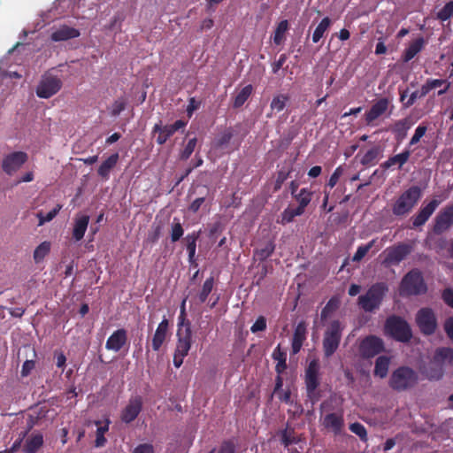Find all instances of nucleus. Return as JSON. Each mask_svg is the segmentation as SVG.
Listing matches in <instances>:
<instances>
[{
  "label": "nucleus",
  "instance_id": "f257e3e1",
  "mask_svg": "<svg viewBox=\"0 0 453 453\" xmlns=\"http://www.w3.org/2000/svg\"><path fill=\"white\" fill-rule=\"evenodd\" d=\"M344 329V325L339 319L331 320L323 335L322 347L326 358L332 357L338 349Z\"/></svg>",
  "mask_w": 453,
  "mask_h": 453
},
{
  "label": "nucleus",
  "instance_id": "f03ea898",
  "mask_svg": "<svg viewBox=\"0 0 453 453\" xmlns=\"http://www.w3.org/2000/svg\"><path fill=\"white\" fill-rule=\"evenodd\" d=\"M417 372L408 366H401L393 371L388 384L395 391H404L416 386L418 383Z\"/></svg>",
  "mask_w": 453,
  "mask_h": 453
},
{
  "label": "nucleus",
  "instance_id": "7ed1b4c3",
  "mask_svg": "<svg viewBox=\"0 0 453 453\" xmlns=\"http://www.w3.org/2000/svg\"><path fill=\"white\" fill-rule=\"evenodd\" d=\"M63 81L51 71L45 72L36 86L35 93L39 98L48 99L58 94L62 88Z\"/></svg>",
  "mask_w": 453,
  "mask_h": 453
},
{
  "label": "nucleus",
  "instance_id": "20e7f679",
  "mask_svg": "<svg viewBox=\"0 0 453 453\" xmlns=\"http://www.w3.org/2000/svg\"><path fill=\"white\" fill-rule=\"evenodd\" d=\"M415 320L419 330L424 334L431 335L437 329V318L431 308L425 307L418 311Z\"/></svg>",
  "mask_w": 453,
  "mask_h": 453
},
{
  "label": "nucleus",
  "instance_id": "39448f33",
  "mask_svg": "<svg viewBox=\"0 0 453 453\" xmlns=\"http://www.w3.org/2000/svg\"><path fill=\"white\" fill-rule=\"evenodd\" d=\"M386 330L395 338L407 342L411 337V330L405 320L400 317L392 316L387 319Z\"/></svg>",
  "mask_w": 453,
  "mask_h": 453
},
{
  "label": "nucleus",
  "instance_id": "423d86ee",
  "mask_svg": "<svg viewBox=\"0 0 453 453\" xmlns=\"http://www.w3.org/2000/svg\"><path fill=\"white\" fill-rule=\"evenodd\" d=\"M28 160V155L24 151H13L3 157L1 168L4 173L12 176Z\"/></svg>",
  "mask_w": 453,
  "mask_h": 453
},
{
  "label": "nucleus",
  "instance_id": "0eeeda50",
  "mask_svg": "<svg viewBox=\"0 0 453 453\" xmlns=\"http://www.w3.org/2000/svg\"><path fill=\"white\" fill-rule=\"evenodd\" d=\"M319 364L317 359L311 360L305 370V385L308 397L314 402L318 399L315 391L319 385Z\"/></svg>",
  "mask_w": 453,
  "mask_h": 453
},
{
  "label": "nucleus",
  "instance_id": "6e6552de",
  "mask_svg": "<svg viewBox=\"0 0 453 453\" xmlns=\"http://www.w3.org/2000/svg\"><path fill=\"white\" fill-rule=\"evenodd\" d=\"M420 196V189L418 187H412L405 191L396 201L394 206V212L402 215L408 212Z\"/></svg>",
  "mask_w": 453,
  "mask_h": 453
},
{
  "label": "nucleus",
  "instance_id": "1a4fd4ad",
  "mask_svg": "<svg viewBox=\"0 0 453 453\" xmlns=\"http://www.w3.org/2000/svg\"><path fill=\"white\" fill-rule=\"evenodd\" d=\"M187 126V121L182 119L176 120L172 125L162 126L161 121L154 125L152 128V134H158L156 138V142L159 145H163L166 141L179 129L183 128Z\"/></svg>",
  "mask_w": 453,
  "mask_h": 453
},
{
  "label": "nucleus",
  "instance_id": "9d476101",
  "mask_svg": "<svg viewBox=\"0 0 453 453\" xmlns=\"http://www.w3.org/2000/svg\"><path fill=\"white\" fill-rule=\"evenodd\" d=\"M401 290L407 295L423 292L424 286L420 274L417 272L409 273L402 281Z\"/></svg>",
  "mask_w": 453,
  "mask_h": 453
},
{
  "label": "nucleus",
  "instance_id": "9b49d317",
  "mask_svg": "<svg viewBox=\"0 0 453 453\" xmlns=\"http://www.w3.org/2000/svg\"><path fill=\"white\" fill-rule=\"evenodd\" d=\"M142 409V399L140 395L131 397L121 411V420L127 424L134 421Z\"/></svg>",
  "mask_w": 453,
  "mask_h": 453
},
{
  "label": "nucleus",
  "instance_id": "f8f14e48",
  "mask_svg": "<svg viewBox=\"0 0 453 453\" xmlns=\"http://www.w3.org/2000/svg\"><path fill=\"white\" fill-rule=\"evenodd\" d=\"M177 343L175 352L188 356L192 344L191 323H187L186 328L177 330Z\"/></svg>",
  "mask_w": 453,
  "mask_h": 453
},
{
  "label": "nucleus",
  "instance_id": "ddd939ff",
  "mask_svg": "<svg viewBox=\"0 0 453 453\" xmlns=\"http://www.w3.org/2000/svg\"><path fill=\"white\" fill-rule=\"evenodd\" d=\"M127 343V332L124 328L114 331L107 339L105 349L119 352Z\"/></svg>",
  "mask_w": 453,
  "mask_h": 453
},
{
  "label": "nucleus",
  "instance_id": "4468645a",
  "mask_svg": "<svg viewBox=\"0 0 453 453\" xmlns=\"http://www.w3.org/2000/svg\"><path fill=\"white\" fill-rule=\"evenodd\" d=\"M307 337V326L304 321L297 324L294 330L291 341V355H296L300 352L304 341Z\"/></svg>",
  "mask_w": 453,
  "mask_h": 453
},
{
  "label": "nucleus",
  "instance_id": "2eb2a0df",
  "mask_svg": "<svg viewBox=\"0 0 453 453\" xmlns=\"http://www.w3.org/2000/svg\"><path fill=\"white\" fill-rule=\"evenodd\" d=\"M169 321L164 318L158 324L151 339V348L154 351H158L168 337Z\"/></svg>",
  "mask_w": 453,
  "mask_h": 453
},
{
  "label": "nucleus",
  "instance_id": "dca6fc26",
  "mask_svg": "<svg viewBox=\"0 0 453 453\" xmlns=\"http://www.w3.org/2000/svg\"><path fill=\"white\" fill-rule=\"evenodd\" d=\"M80 35L81 33L78 29L63 25L50 35V39L53 42H62L77 38Z\"/></svg>",
  "mask_w": 453,
  "mask_h": 453
},
{
  "label": "nucleus",
  "instance_id": "f3484780",
  "mask_svg": "<svg viewBox=\"0 0 453 453\" xmlns=\"http://www.w3.org/2000/svg\"><path fill=\"white\" fill-rule=\"evenodd\" d=\"M343 425L344 420L342 413L332 412L324 417L323 426L327 429H331L336 434L342 431Z\"/></svg>",
  "mask_w": 453,
  "mask_h": 453
},
{
  "label": "nucleus",
  "instance_id": "a211bd4d",
  "mask_svg": "<svg viewBox=\"0 0 453 453\" xmlns=\"http://www.w3.org/2000/svg\"><path fill=\"white\" fill-rule=\"evenodd\" d=\"M410 252L411 249L408 245H399L388 250L385 258V263L388 265L398 264L403 259H404Z\"/></svg>",
  "mask_w": 453,
  "mask_h": 453
},
{
  "label": "nucleus",
  "instance_id": "6ab92c4d",
  "mask_svg": "<svg viewBox=\"0 0 453 453\" xmlns=\"http://www.w3.org/2000/svg\"><path fill=\"white\" fill-rule=\"evenodd\" d=\"M89 223V216L78 214L74 219L73 228V238L79 242L83 237L87 231Z\"/></svg>",
  "mask_w": 453,
  "mask_h": 453
},
{
  "label": "nucleus",
  "instance_id": "aec40b11",
  "mask_svg": "<svg viewBox=\"0 0 453 453\" xmlns=\"http://www.w3.org/2000/svg\"><path fill=\"white\" fill-rule=\"evenodd\" d=\"M119 159V153H113L109 156L98 167V176H100L104 180H108L110 179L111 171L117 165Z\"/></svg>",
  "mask_w": 453,
  "mask_h": 453
},
{
  "label": "nucleus",
  "instance_id": "412c9836",
  "mask_svg": "<svg viewBox=\"0 0 453 453\" xmlns=\"http://www.w3.org/2000/svg\"><path fill=\"white\" fill-rule=\"evenodd\" d=\"M387 291L384 283H378L370 288V311L379 307Z\"/></svg>",
  "mask_w": 453,
  "mask_h": 453
},
{
  "label": "nucleus",
  "instance_id": "4be33fe9",
  "mask_svg": "<svg viewBox=\"0 0 453 453\" xmlns=\"http://www.w3.org/2000/svg\"><path fill=\"white\" fill-rule=\"evenodd\" d=\"M392 357L389 355L379 356L374 363V377L384 379L387 377Z\"/></svg>",
  "mask_w": 453,
  "mask_h": 453
},
{
  "label": "nucleus",
  "instance_id": "5701e85b",
  "mask_svg": "<svg viewBox=\"0 0 453 453\" xmlns=\"http://www.w3.org/2000/svg\"><path fill=\"white\" fill-rule=\"evenodd\" d=\"M201 235V230L194 231L186 235L184 242L188 253V262L190 265L196 264V242Z\"/></svg>",
  "mask_w": 453,
  "mask_h": 453
},
{
  "label": "nucleus",
  "instance_id": "b1692460",
  "mask_svg": "<svg viewBox=\"0 0 453 453\" xmlns=\"http://www.w3.org/2000/svg\"><path fill=\"white\" fill-rule=\"evenodd\" d=\"M341 306V299L338 296H332L320 313V319L322 322L327 320L334 312H336Z\"/></svg>",
  "mask_w": 453,
  "mask_h": 453
},
{
  "label": "nucleus",
  "instance_id": "393cba45",
  "mask_svg": "<svg viewBox=\"0 0 453 453\" xmlns=\"http://www.w3.org/2000/svg\"><path fill=\"white\" fill-rule=\"evenodd\" d=\"M314 192L307 188H303L300 191L294 195L293 198L297 202V209L302 210V212H305L306 207L310 204Z\"/></svg>",
  "mask_w": 453,
  "mask_h": 453
},
{
  "label": "nucleus",
  "instance_id": "a878e982",
  "mask_svg": "<svg viewBox=\"0 0 453 453\" xmlns=\"http://www.w3.org/2000/svg\"><path fill=\"white\" fill-rule=\"evenodd\" d=\"M453 224V206L448 208L437 219L435 230L442 232L448 229Z\"/></svg>",
  "mask_w": 453,
  "mask_h": 453
},
{
  "label": "nucleus",
  "instance_id": "bb28decb",
  "mask_svg": "<svg viewBox=\"0 0 453 453\" xmlns=\"http://www.w3.org/2000/svg\"><path fill=\"white\" fill-rule=\"evenodd\" d=\"M43 444V436L38 433L32 434L24 445L23 450L26 453H36Z\"/></svg>",
  "mask_w": 453,
  "mask_h": 453
},
{
  "label": "nucleus",
  "instance_id": "cd10ccee",
  "mask_svg": "<svg viewBox=\"0 0 453 453\" xmlns=\"http://www.w3.org/2000/svg\"><path fill=\"white\" fill-rule=\"evenodd\" d=\"M435 359V363L439 362L443 365L448 364L453 365V349L451 348H438L433 357Z\"/></svg>",
  "mask_w": 453,
  "mask_h": 453
},
{
  "label": "nucleus",
  "instance_id": "c85d7f7f",
  "mask_svg": "<svg viewBox=\"0 0 453 453\" xmlns=\"http://www.w3.org/2000/svg\"><path fill=\"white\" fill-rule=\"evenodd\" d=\"M273 358L277 361L275 371L280 374L287 369V354L281 350L280 346L278 345L272 355Z\"/></svg>",
  "mask_w": 453,
  "mask_h": 453
},
{
  "label": "nucleus",
  "instance_id": "c756f323",
  "mask_svg": "<svg viewBox=\"0 0 453 453\" xmlns=\"http://www.w3.org/2000/svg\"><path fill=\"white\" fill-rule=\"evenodd\" d=\"M437 205L438 202L436 200H433L432 202H430L415 218L413 225L415 226H418L424 224L426 221V219L430 217V215L434 212Z\"/></svg>",
  "mask_w": 453,
  "mask_h": 453
},
{
  "label": "nucleus",
  "instance_id": "7c9ffc66",
  "mask_svg": "<svg viewBox=\"0 0 453 453\" xmlns=\"http://www.w3.org/2000/svg\"><path fill=\"white\" fill-rule=\"evenodd\" d=\"M388 107V101L386 98L377 100L370 109V121L377 119L384 113Z\"/></svg>",
  "mask_w": 453,
  "mask_h": 453
},
{
  "label": "nucleus",
  "instance_id": "2f4dec72",
  "mask_svg": "<svg viewBox=\"0 0 453 453\" xmlns=\"http://www.w3.org/2000/svg\"><path fill=\"white\" fill-rule=\"evenodd\" d=\"M425 372L430 380H439L443 375V365L433 358Z\"/></svg>",
  "mask_w": 453,
  "mask_h": 453
},
{
  "label": "nucleus",
  "instance_id": "473e14b6",
  "mask_svg": "<svg viewBox=\"0 0 453 453\" xmlns=\"http://www.w3.org/2000/svg\"><path fill=\"white\" fill-rule=\"evenodd\" d=\"M332 24L331 19L328 17H325L319 22V24L315 28L312 35V42L317 43L319 40L324 36L325 32L330 27Z\"/></svg>",
  "mask_w": 453,
  "mask_h": 453
},
{
  "label": "nucleus",
  "instance_id": "72a5a7b5",
  "mask_svg": "<svg viewBox=\"0 0 453 453\" xmlns=\"http://www.w3.org/2000/svg\"><path fill=\"white\" fill-rule=\"evenodd\" d=\"M253 91V88L250 84L245 86L242 90L235 96L234 99V108H240L248 100Z\"/></svg>",
  "mask_w": 453,
  "mask_h": 453
},
{
  "label": "nucleus",
  "instance_id": "f704fd0d",
  "mask_svg": "<svg viewBox=\"0 0 453 453\" xmlns=\"http://www.w3.org/2000/svg\"><path fill=\"white\" fill-rule=\"evenodd\" d=\"M303 213L302 212V210L296 208L288 207L286 208L281 215L280 219L278 220V223H280L282 225L288 224L294 220V219L297 216H301Z\"/></svg>",
  "mask_w": 453,
  "mask_h": 453
},
{
  "label": "nucleus",
  "instance_id": "c9c22d12",
  "mask_svg": "<svg viewBox=\"0 0 453 453\" xmlns=\"http://www.w3.org/2000/svg\"><path fill=\"white\" fill-rule=\"evenodd\" d=\"M50 242L48 241L39 244L34 251V260L36 264L42 262L50 251Z\"/></svg>",
  "mask_w": 453,
  "mask_h": 453
},
{
  "label": "nucleus",
  "instance_id": "e433bc0d",
  "mask_svg": "<svg viewBox=\"0 0 453 453\" xmlns=\"http://www.w3.org/2000/svg\"><path fill=\"white\" fill-rule=\"evenodd\" d=\"M234 134L231 128L226 129L213 142V147L215 149H222L224 146L228 144L233 138Z\"/></svg>",
  "mask_w": 453,
  "mask_h": 453
},
{
  "label": "nucleus",
  "instance_id": "4c0bfd02",
  "mask_svg": "<svg viewBox=\"0 0 453 453\" xmlns=\"http://www.w3.org/2000/svg\"><path fill=\"white\" fill-rule=\"evenodd\" d=\"M288 29V22L287 19L281 20L276 27L273 35V42L280 45L284 39L285 33Z\"/></svg>",
  "mask_w": 453,
  "mask_h": 453
},
{
  "label": "nucleus",
  "instance_id": "58836bf2",
  "mask_svg": "<svg viewBox=\"0 0 453 453\" xmlns=\"http://www.w3.org/2000/svg\"><path fill=\"white\" fill-rule=\"evenodd\" d=\"M213 285H214L213 277H210L205 280V281L203 284L202 289L198 294V299H199L200 303H203L207 300L209 295L212 291Z\"/></svg>",
  "mask_w": 453,
  "mask_h": 453
},
{
  "label": "nucleus",
  "instance_id": "ea45409f",
  "mask_svg": "<svg viewBox=\"0 0 453 453\" xmlns=\"http://www.w3.org/2000/svg\"><path fill=\"white\" fill-rule=\"evenodd\" d=\"M423 44H424V40L422 38H418V39L415 40L413 42H411L410 47L406 50V52L404 55V61L408 62L412 58H414V56L418 52L420 51Z\"/></svg>",
  "mask_w": 453,
  "mask_h": 453
},
{
  "label": "nucleus",
  "instance_id": "a19ab883",
  "mask_svg": "<svg viewBox=\"0 0 453 453\" xmlns=\"http://www.w3.org/2000/svg\"><path fill=\"white\" fill-rule=\"evenodd\" d=\"M275 245L273 242H268L264 248L256 250L255 256L260 261L267 259L274 251Z\"/></svg>",
  "mask_w": 453,
  "mask_h": 453
},
{
  "label": "nucleus",
  "instance_id": "79ce46f5",
  "mask_svg": "<svg viewBox=\"0 0 453 453\" xmlns=\"http://www.w3.org/2000/svg\"><path fill=\"white\" fill-rule=\"evenodd\" d=\"M281 442L285 447L299 442V439L295 435L293 428H286L281 433Z\"/></svg>",
  "mask_w": 453,
  "mask_h": 453
},
{
  "label": "nucleus",
  "instance_id": "37998d69",
  "mask_svg": "<svg viewBox=\"0 0 453 453\" xmlns=\"http://www.w3.org/2000/svg\"><path fill=\"white\" fill-rule=\"evenodd\" d=\"M61 209L62 205L57 204L56 207L49 211L46 215H44L42 211H39L36 215L39 219L38 226H42L46 222L51 221L58 214Z\"/></svg>",
  "mask_w": 453,
  "mask_h": 453
},
{
  "label": "nucleus",
  "instance_id": "c03bdc74",
  "mask_svg": "<svg viewBox=\"0 0 453 453\" xmlns=\"http://www.w3.org/2000/svg\"><path fill=\"white\" fill-rule=\"evenodd\" d=\"M184 230L182 225L178 219L174 218L171 226V241L172 242H178L183 235Z\"/></svg>",
  "mask_w": 453,
  "mask_h": 453
},
{
  "label": "nucleus",
  "instance_id": "a18cd8bd",
  "mask_svg": "<svg viewBox=\"0 0 453 453\" xmlns=\"http://www.w3.org/2000/svg\"><path fill=\"white\" fill-rule=\"evenodd\" d=\"M288 101V96L286 95H278L274 96L271 102L270 107L272 111H281L285 106L286 103Z\"/></svg>",
  "mask_w": 453,
  "mask_h": 453
},
{
  "label": "nucleus",
  "instance_id": "49530a36",
  "mask_svg": "<svg viewBox=\"0 0 453 453\" xmlns=\"http://www.w3.org/2000/svg\"><path fill=\"white\" fill-rule=\"evenodd\" d=\"M384 350L382 340L370 335V357L377 355Z\"/></svg>",
  "mask_w": 453,
  "mask_h": 453
},
{
  "label": "nucleus",
  "instance_id": "de8ad7c7",
  "mask_svg": "<svg viewBox=\"0 0 453 453\" xmlns=\"http://www.w3.org/2000/svg\"><path fill=\"white\" fill-rule=\"evenodd\" d=\"M197 140L196 138L189 139L185 148L181 150L180 154V160H187L192 155L196 146Z\"/></svg>",
  "mask_w": 453,
  "mask_h": 453
},
{
  "label": "nucleus",
  "instance_id": "09e8293b",
  "mask_svg": "<svg viewBox=\"0 0 453 453\" xmlns=\"http://www.w3.org/2000/svg\"><path fill=\"white\" fill-rule=\"evenodd\" d=\"M186 301L187 298H184L180 303V315L178 318V329H184L186 328L187 323H190V321L186 319Z\"/></svg>",
  "mask_w": 453,
  "mask_h": 453
},
{
  "label": "nucleus",
  "instance_id": "8fccbe9b",
  "mask_svg": "<svg viewBox=\"0 0 453 453\" xmlns=\"http://www.w3.org/2000/svg\"><path fill=\"white\" fill-rule=\"evenodd\" d=\"M349 430L358 435L362 441H365L367 440V432L362 424L355 422L349 426Z\"/></svg>",
  "mask_w": 453,
  "mask_h": 453
},
{
  "label": "nucleus",
  "instance_id": "3c124183",
  "mask_svg": "<svg viewBox=\"0 0 453 453\" xmlns=\"http://www.w3.org/2000/svg\"><path fill=\"white\" fill-rule=\"evenodd\" d=\"M126 106H127V102L123 98H119V99L114 101V103L111 105V116H113V117L119 116L126 109Z\"/></svg>",
  "mask_w": 453,
  "mask_h": 453
},
{
  "label": "nucleus",
  "instance_id": "603ef678",
  "mask_svg": "<svg viewBox=\"0 0 453 453\" xmlns=\"http://www.w3.org/2000/svg\"><path fill=\"white\" fill-rule=\"evenodd\" d=\"M453 15V2H449L438 13L437 18L446 20Z\"/></svg>",
  "mask_w": 453,
  "mask_h": 453
},
{
  "label": "nucleus",
  "instance_id": "864d4df0",
  "mask_svg": "<svg viewBox=\"0 0 453 453\" xmlns=\"http://www.w3.org/2000/svg\"><path fill=\"white\" fill-rule=\"evenodd\" d=\"M266 329V319L264 316H259L255 323L251 326L250 331L252 333H257L265 331Z\"/></svg>",
  "mask_w": 453,
  "mask_h": 453
},
{
  "label": "nucleus",
  "instance_id": "5fc2aeb1",
  "mask_svg": "<svg viewBox=\"0 0 453 453\" xmlns=\"http://www.w3.org/2000/svg\"><path fill=\"white\" fill-rule=\"evenodd\" d=\"M343 173V169L342 166H338L334 171V173H332V175L330 176L329 178V180L327 182V186L330 187L331 188H333L338 182L339 179L341 178V176L342 175Z\"/></svg>",
  "mask_w": 453,
  "mask_h": 453
},
{
  "label": "nucleus",
  "instance_id": "6e6d98bb",
  "mask_svg": "<svg viewBox=\"0 0 453 453\" xmlns=\"http://www.w3.org/2000/svg\"><path fill=\"white\" fill-rule=\"evenodd\" d=\"M358 355L363 359H368V336H365L358 346Z\"/></svg>",
  "mask_w": 453,
  "mask_h": 453
},
{
  "label": "nucleus",
  "instance_id": "4d7b16f0",
  "mask_svg": "<svg viewBox=\"0 0 453 453\" xmlns=\"http://www.w3.org/2000/svg\"><path fill=\"white\" fill-rule=\"evenodd\" d=\"M234 452H235V446H234V442L231 441H223L219 449V453H234Z\"/></svg>",
  "mask_w": 453,
  "mask_h": 453
},
{
  "label": "nucleus",
  "instance_id": "13d9d810",
  "mask_svg": "<svg viewBox=\"0 0 453 453\" xmlns=\"http://www.w3.org/2000/svg\"><path fill=\"white\" fill-rule=\"evenodd\" d=\"M368 252V244L360 246L352 257L353 262H359Z\"/></svg>",
  "mask_w": 453,
  "mask_h": 453
},
{
  "label": "nucleus",
  "instance_id": "bf43d9fd",
  "mask_svg": "<svg viewBox=\"0 0 453 453\" xmlns=\"http://www.w3.org/2000/svg\"><path fill=\"white\" fill-rule=\"evenodd\" d=\"M35 361L33 360H27L23 363L22 368H21V376L27 377L30 374L31 371L35 368Z\"/></svg>",
  "mask_w": 453,
  "mask_h": 453
},
{
  "label": "nucleus",
  "instance_id": "052dcab7",
  "mask_svg": "<svg viewBox=\"0 0 453 453\" xmlns=\"http://www.w3.org/2000/svg\"><path fill=\"white\" fill-rule=\"evenodd\" d=\"M287 60V55L286 54H281L280 55L278 60H276L273 65H272V71L273 73H277L279 72V70L283 66V65L285 64Z\"/></svg>",
  "mask_w": 453,
  "mask_h": 453
},
{
  "label": "nucleus",
  "instance_id": "680f3d73",
  "mask_svg": "<svg viewBox=\"0 0 453 453\" xmlns=\"http://www.w3.org/2000/svg\"><path fill=\"white\" fill-rule=\"evenodd\" d=\"M133 453H154V448L149 443L140 444L134 449Z\"/></svg>",
  "mask_w": 453,
  "mask_h": 453
},
{
  "label": "nucleus",
  "instance_id": "e2e57ef3",
  "mask_svg": "<svg viewBox=\"0 0 453 453\" xmlns=\"http://www.w3.org/2000/svg\"><path fill=\"white\" fill-rule=\"evenodd\" d=\"M27 433H23L20 434V436L19 437V439H17L13 444L12 445V447L10 449H7V450L10 452V453H14L16 451H18L19 449V448L21 447V444H22V441H23V439L25 438Z\"/></svg>",
  "mask_w": 453,
  "mask_h": 453
},
{
  "label": "nucleus",
  "instance_id": "0e129e2a",
  "mask_svg": "<svg viewBox=\"0 0 453 453\" xmlns=\"http://www.w3.org/2000/svg\"><path fill=\"white\" fill-rule=\"evenodd\" d=\"M356 160L364 165H368V150L365 148L361 149L360 152L356 156Z\"/></svg>",
  "mask_w": 453,
  "mask_h": 453
},
{
  "label": "nucleus",
  "instance_id": "69168bd1",
  "mask_svg": "<svg viewBox=\"0 0 453 453\" xmlns=\"http://www.w3.org/2000/svg\"><path fill=\"white\" fill-rule=\"evenodd\" d=\"M426 130V127H418L416 129L415 134L413 135V137L411 140V144H416L417 142H418L420 138L425 134Z\"/></svg>",
  "mask_w": 453,
  "mask_h": 453
},
{
  "label": "nucleus",
  "instance_id": "338daca9",
  "mask_svg": "<svg viewBox=\"0 0 453 453\" xmlns=\"http://www.w3.org/2000/svg\"><path fill=\"white\" fill-rule=\"evenodd\" d=\"M444 330L449 338L453 341V318H449L445 320Z\"/></svg>",
  "mask_w": 453,
  "mask_h": 453
},
{
  "label": "nucleus",
  "instance_id": "774afa93",
  "mask_svg": "<svg viewBox=\"0 0 453 453\" xmlns=\"http://www.w3.org/2000/svg\"><path fill=\"white\" fill-rule=\"evenodd\" d=\"M442 298L448 305L453 308V289H445L442 294Z\"/></svg>",
  "mask_w": 453,
  "mask_h": 453
}]
</instances>
